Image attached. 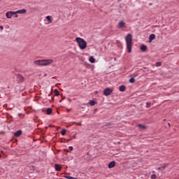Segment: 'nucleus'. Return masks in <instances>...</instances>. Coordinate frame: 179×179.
Instances as JSON below:
<instances>
[{
	"label": "nucleus",
	"mask_w": 179,
	"mask_h": 179,
	"mask_svg": "<svg viewBox=\"0 0 179 179\" xmlns=\"http://www.w3.org/2000/svg\"><path fill=\"white\" fill-rule=\"evenodd\" d=\"M125 41L127 43V51L128 52H131L132 51V34H127L125 38Z\"/></svg>",
	"instance_id": "obj_3"
},
{
	"label": "nucleus",
	"mask_w": 179,
	"mask_h": 179,
	"mask_svg": "<svg viewBox=\"0 0 179 179\" xmlns=\"http://www.w3.org/2000/svg\"><path fill=\"white\" fill-rule=\"evenodd\" d=\"M15 17H19V15L17 14H14Z\"/></svg>",
	"instance_id": "obj_28"
},
{
	"label": "nucleus",
	"mask_w": 179,
	"mask_h": 179,
	"mask_svg": "<svg viewBox=\"0 0 179 179\" xmlns=\"http://www.w3.org/2000/svg\"><path fill=\"white\" fill-rule=\"evenodd\" d=\"M119 90H120V92H125V86L121 85V86L119 87Z\"/></svg>",
	"instance_id": "obj_15"
},
{
	"label": "nucleus",
	"mask_w": 179,
	"mask_h": 179,
	"mask_svg": "<svg viewBox=\"0 0 179 179\" xmlns=\"http://www.w3.org/2000/svg\"><path fill=\"white\" fill-rule=\"evenodd\" d=\"M108 169H113L114 167H115V162L112 161L111 162L109 163V164L108 165Z\"/></svg>",
	"instance_id": "obj_8"
},
{
	"label": "nucleus",
	"mask_w": 179,
	"mask_h": 179,
	"mask_svg": "<svg viewBox=\"0 0 179 179\" xmlns=\"http://www.w3.org/2000/svg\"><path fill=\"white\" fill-rule=\"evenodd\" d=\"M89 103H90V106H94L95 104L94 101L93 100L90 101Z\"/></svg>",
	"instance_id": "obj_20"
},
{
	"label": "nucleus",
	"mask_w": 179,
	"mask_h": 179,
	"mask_svg": "<svg viewBox=\"0 0 179 179\" xmlns=\"http://www.w3.org/2000/svg\"><path fill=\"white\" fill-rule=\"evenodd\" d=\"M146 104H147V108H149V107H150V103H146Z\"/></svg>",
	"instance_id": "obj_26"
},
{
	"label": "nucleus",
	"mask_w": 179,
	"mask_h": 179,
	"mask_svg": "<svg viewBox=\"0 0 179 179\" xmlns=\"http://www.w3.org/2000/svg\"><path fill=\"white\" fill-rule=\"evenodd\" d=\"M151 178L152 179H156V175L155 174L152 175Z\"/></svg>",
	"instance_id": "obj_25"
},
{
	"label": "nucleus",
	"mask_w": 179,
	"mask_h": 179,
	"mask_svg": "<svg viewBox=\"0 0 179 179\" xmlns=\"http://www.w3.org/2000/svg\"><path fill=\"white\" fill-rule=\"evenodd\" d=\"M78 125H80V126L82 125V123L80 122V124Z\"/></svg>",
	"instance_id": "obj_30"
},
{
	"label": "nucleus",
	"mask_w": 179,
	"mask_h": 179,
	"mask_svg": "<svg viewBox=\"0 0 179 179\" xmlns=\"http://www.w3.org/2000/svg\"><path fill=\"white\" fill-rule=\"evenodd\" d=\"M66 178H68V179H76V178H73L72 176H66Z\"/></svg>",
	"instance_id": "obj_23"
},
{
	"label": "nucleus",
	"mask_w": 179,
	"mask_h": 179,
	"mask_svg": "<svg viewBox=\"0 0 179 179\" xmlns=\"http://www.w3.org/2000/svg\"><path fill=\"white\" fill-rule=\"evenodd\" d=\"M156 38V36L155 34H151L149 37L150 41H152V40H155Z\"/></svg>",
	"instance_id": "obj_13"
},
{
	"label": "nucleus",
	"mask_w": 179,
	"mask_h": 179,
	"mask_svg": "<svg viewBox=\"0 0 179 179\" xmlns=\"http://www.w3.org/2000/svg\"><path fill=\"white\" fill-rule=\"evenodd\" d=\"M54 93L55 96H59V92L58 91V90H55Z\"/></svg>",
	"instance_id": "obj_19"
},
{
	"label": "nucleus",
	"mask_w": 179,
	"mask_h": 179,
	"mask_svg": "<svg viewBox=\"0 0 179 179\" xmlns=\"http://www.w3.org/2000/svg\"><path fill=\"white\" fill-rule=\"evenodd\" d=\"M55 169L56 170V171H61V170L62 169V166H61V165L56 164L55 165Z\"/></svg>",
	"instance_id": "obj_7"
},
{
	"label": "nucleus",
	"mask_w": 179,
	"mask_h": 179,
	"mask_svg": "<svg viewBox=\"0 0 179 179\" xmlns=\"http://www.w3.org/2000/svg\"><path fill=\"white\" fill-rule=\"evenodd\" d=\"M47 20L49 22V23H52V20H51V16L48 15L46 17Z\"/></svg>",
	"instance_id": "obj_17"
},
{
	"label": "nucleus",
	"mask_w": 179,
	"mask_h": 179,
	"mask_svg": "<svg viewBox=\"0 0 179 179\" xmlns=\"http://www.w3.org/2000/svg\"><path fill=\"white\" fill-rule=\"evenodd\" d=\"M125 27V22L124 21H120L119 23H118V27L119 29H122V27Z\"/></svg>",
	"instance_id": "obj_9"
},
{
	"label": "nucleus",
	"mask_w": 179,
	"mask_h": 179,
	"mask_svg": "<svg viewBox=\"0 0 179 179\" xmlns=\"http://www.w3.org/2000/svg\"><path fill=\"white\" fill-rule=\"evenodd\" d=\"M20 135H22V131L20 130H18L14 134V136L19 137Z\"/></svg>",
	"instance_id": "obj_11"
},
{
	"label": "nucleus",
	"mask_w": 179,
	"mask_h": 179,
	"mask_svg": "<svg viewBox=\"0 0 179 179\" xmlns=\"http://www.w3.org/2000/svg\"><path fill=\"white\" fill-rule=\"evenodd\" d=\"M65 134H66V129H62L61 131V134L64 136H65Z\"/></svg>",
	"instance_id": "obj_18"
},
{
	"label": "nucleus",
	"mask_w": 179,
	"mask_h": 179,
	"mask_svg": "<svg viewBox=\"0 0 179 179\" xmlns=\"http://www.w3.org/2000/svg\"><path fill=\"white\" fill-rule=\"evenodd\" d=\"M141 51L145 52V51H146V50H148V47L145 45H143L141 46Z\"/></svg>",
	"instance_id": "obj_12"
},
{
	"label": "nucleus",
	"mask_w": 179,
	"mask_h": 179,
	"mask_svg": "<svg viewBox=\"0 0 179 179\" xmlns=\"http://www.w3.org/2000/svg\"><path fill=\"white\" fill-rule=\"evenodd\" d=\"M13 15H16L15 11H8L6 13V16L7 19H12V16H13Z\"/></svg>",
	"instance_id": "obj_5"
},
{
	"label": "nucleus",
	"mask_w": 179,
	"mask_h": 179,
	"mask_svg": "<svg viewBox=\"0 0 179 179\" xmlns=\"http://www.w3.org/2000/svg\"><path fill=\"white\" fill-rule=\"evenodd\" d=\"M69 150H73V147L70 146V147L69 148Z\"/></svg>",
	"instance_id": "obj_27"
},
{
	"label": "nucleus",
	"mask_w": 179,
	"mask_h": 179,
	"mask_svg": "<svg viewBox=\"0 0 179 179\" xmlns=\"http://www.w3.org/2000/svg\"><path fill=\"white\" fill-rule=\"evenodd\" d=\"M76 41L78 43L80 50H86L87 48V43L86 41H85V39L80 37H77L76 38Z\"/></svg>",
	"instance_id": "obj_1"
},
{
	"label": "nucleus",
	"mask_w": 179,
	"mask_h": 179,
	"mask_svg": "<svg viewBox=\"0 0 179 179\" xmlns=\"http://www.w3.org/2000/svg\"><path fill=\"white\" fill-rule=\"evenodd\" d=\"M129 82L130 83H134L135 82V78H130Z\"/></svg>",
	"instance_id": "obj_21"
},
{
	"label": "nucleus",
	"mask_w": 179,
	"mask_h": 179,
	"mask_svg": "<svg viewBox=\"0 0 179 179\" xmlns=\"http://www.w3.org/2000/svg\"><path fill=\"white\" fill-rule=\"evenodd\" d=\"M89 61L90 62H91V64H94V62H96V60L94 59L93 57H90Z\"/></svg>",
	"instance_id": "obj_14"
},
{
	"label": "nucleus",
	"mask_w": 179,
	"mask_h": 179,
	"mask_svg": "<svg viewBox=\"0 0 179 179\" xmlns=\"http://www.w3.org/2000/svg\"><path fill=\"white\" fill-rule=\"evenodd\" d=\"M17 78L19 82H23V80H24V78H23V76L22 75L17 76Z\"/></svg>",
	"instance_id": "obj_10"
},
{
	"label": "nucleus",
	"mask_w": 179,
	"mask_h": 179,
	"mask_svg": "<svg viewBox=\"0 0 179 179\" xmlns=\"http://www.w3.org/2000/svg\"><path fill=\"white\" fill-rule=\"evenodd\" d=\"M113 93V90L110 88H106L103 90V95L104 96H110Z\"/></svg>",
	"instance_id": "obj_4"
},
{
	"label": "nucleus",
	"mask_w": 179,
	"mask_h": 179,
	"mask_svg": "<svg viewBox=\"0 0 179 179\" xmlns=\"http://www.w3.org/2000/svg\"><path fill=\"white\" fill-rule=\"evenodd\" d=\"M51 113H52V109L49 108L46 110V114H48V115H50V114H51Z\"/></svg>",
	"instance_id": "obj_16"
},
{
	"label": "nucleus",
	"mask_w": 179,
	"mask_h": 179,
	"mask_svg": "<svg viewBox=\"0 0 179 179\" xmlns=\"http://www.w3.org/2000/svg\"><path fill=\"white\" fill-rule=\"evenodd\" d=\"M26 12H27V10H26V9L24 8L15 11V15H17V14L23 15L26 13Z\"/></svg>",
	"instance_id": "obj_6"
},
{
	"label": "nucleus",
	"mask_w": 179,
	"mask_h": 179,
	"mask_svg": "<svg viewBox=\"0 0 179 179\" xmlns=\"http://www.w3.org/2000/svg\"><path fill=\"white\" fill-rule=\"evenodd\" d=\"M0 157H1V155H0Z\"/></svg>",
	"instance_id": "obj_32"
},
{
	"label": "nucleus",
	"mask_w": 179,
	"mask_h": 179,
	"mask_svg": "<svg viewBox=\"0 0 179 179\" xmlns=\"http://www.w3.org/2000/svg\"><path fill=\"white\" fill-rule=\"evenodd\" d=\"M0 29H1V30H3V26H0Z\"/></svg>",
	"instance_id": "obj_29"
},
{
	"label": "nucleus",
	"mask_w": 179,
	"mask_h": 179,
	"mask_svg": "<svg viewBox=\"0 0 179 179\" xmlns=\"http://www.w3.org/2000/svg\"><path fill=\"white\" fill-rule=\"evenodd\" d=\"M54 62V60L51 59H43V60H36L34 62V65H39L40 66H45L47 65H50V64H52Z\"/></svg>",
	"instance_id": "obj_2"
},
{
	"label": "nucleus",
	"mask_w": 179,
	"mask_h": 179,
	"mask_svg": "<svg viewBox=\"0 0 179 179\" xmlns=\"http://www.w3.org/2000/svg\"><path fill=\"white\" fill-rule=\"evenodd\" d=\"M156 66H162V62H157L156 63Z\"/></svg>",
	"instance_id": "obj_22"
},
{
	"label": "nucleus",
	"mask_w": 179,
	"mask_h": 179,
	"mask_svg": "<svg viewBox=\"0 0 179 179\" xmlns=\"http://www.w3.org/2000/svg\"><path fill=\"white\" fill-rule=\"evenodd\" d=\"M139 128H143V129H145V126H143V124H138Z\"/></svg>",
	"instance_id": "obj_24"
},
{
	"label": "nucleus",
	"mask_w": 179,
	"mask_h": 179,
	"mask_svg": "<svg viewBox=\"0 0 179 179\" xmlns=\"http://www.w3.org/2000/svg\"><path fill=\"white\" fill-rule=\"evenodd\" d=\"M95 93L97 94V91H96Z\"/></svg>",
	"instance_id": "obj_31"
}]
</instances>
